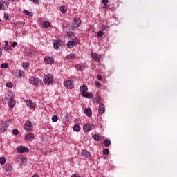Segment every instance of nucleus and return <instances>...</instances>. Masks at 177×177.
<instances>
[{
    "label": "nucleus",
    "mask_w": 177,
    "mask_h": 177,
    "mask_svg": "<svg viewBox=\"0 0 177 177\" xmlns=\"http://www.w3.org/2000/svg\"><path fill=\"white\" fill-rule=\"evenodd\" d=\"M78 44H80V41L78 40V38L75 37L67 43V48H68V49H71L74 48V46H77Z\"/></svg>",
    "instance_id": "obj_1"
},
{
    "label": "nucleus",
    "mask_w": 177,
    "mask_h": 177,
    "mask_svg": "<svg viewBox=\"0 0 177 177\" xmlns=\"http://www.w3.org/2000/svg\"><path fill=\"white\" fill-rule=\"evenodd\" d=\"M29 82L30 84H32V85H41V84H42V80L38 77H32L30 78Z\"/></svg>",
    "instance_id": "obj_2"
},
{
    "label": "nucleus",
    "mask_w": 177,
    "mask_h": 177,
    "mask_svg": "<svg viewBox=\"0 0 177 177\" xmlns=\"http://www.w3.org/2000/svg\"><path fill=\"white\" fill-rule=\"evenodd\" d=\"M80 26H81V19H80V18H75L72 21V28H78Z\"/></svg>",
    "instance_id": "obj_3"
},
{
    "label": "nucleus",
    "mask_w": 177,
    "mask_h": 177,
    "mask_svg": "<svg viewBox=\"0 0 177 177\" xmlns=\"http://www.w3.org/2000/svg\"><path fill=\"white\" fill-rule=\"evenodd\" d=\"M43 81L44 84H52V82H53V75L48 74L44 76Z\"/></svg>",
    "instance_id": "obj_4"
},
{
    "label": "nucleus",
    "mask_w": 177,
    "mask_h": 177,
    "mask_svg": "<svg viewBox=\"0 0 177 177\" xmlns=\"http://www.w3.org/2000/svg\"><path fill=\"white\" fill-rule=\"evenodd\" d=\"M95 129V125L91 123H88L84 125L83 130L84 132H89V131H92V129Z\"/></svg>",
    "instance_id": "obj_5"
},
{
    "label": "nucleus",
    "mask_w": 177,
    "mask_h": 177,
    "mask_svg": "<svg viewBox=\"0 0 177 177\" xmlns=\"http://www.w3.org/2000/svg\"><path fill=\"white\" fill-rule=\"evenodd\" d=\"M17 151L18 153H28V151H30V149L24 147V146H19L17 149Z\"/></svg>",
    "instance_id": "obj_6"
},
{
    "label": "nucleus",
    "mask_w": 177,
    "mask_h": 177,
    "mask_svg": "<svg viewBox=\"0 0 177 177\" xmlns=\"http://www.w3.org/2000/svg\"><path fill=\"white\" fill-rule=\"evenodd\" d=\"M6 99L9 100L8 107L10 110H12V109H13V107H15V104H16V101L13 100V98H12V97H6Z\"/></svg>",
    "instance_id": "obj_7"
},
{
    "label": "nucleus",
    "mask_w": 177,
    "mask_h": 177,
    "mask_svg": "<svg viewBox=\"0 0 177 177\" xmlns=\"http://www.w3.org/2000/svg\"><path fill=\"white\" fill-rule=\"evenodd\" d=\"M64 85L68 89H73L74 88V84L72 80H67L64 82Z\"/></svg>",
    "instance_id": "obj_8"
},
{
    "label": "nucleus",
    "mask_w": 177,
    "mask_h": 177,
    "mask_svg": "<svg viewBox=\"0 0 177 177\" xmlns=\"http://www.w3.org/2000/svg\"><path fill=\"white\" fill-rule=\"evenodd\" d=\"M25 131H32V123H31V122L30 121H26L24 127Z\"/></svg>",
    "instance_id": "obj_9"
},
{
    "label": "nucleus",
    "mask_w": 177,
    "mask_h": 177,
    "mask_svg": "<svg viewBox=\"0 0 177 177\" xmlns=\"http://www.w3.org/2000/svg\"><path fill=\"white\" fill-rule=\"evenodd\" d=\"M44 62L45 63H47V64H54L55 59L52 57L46 56L44 57Z\"/></svg>",
    "instance_id": "obj_10"
},
{
    "label": "nucleus",
    "mask_w": 177,
    "mask_h": 177,
    "mask_svg": "<svg viewBox=\"0 0 177 177\" xmlns=\"http://www.w3.org/2000/svg\"><path fill=\"white\" fill-rule=\"evenodd\" d=\"M5 9V10H8L9 9V3L6 2L3 0H1V3H0V10L1 9Z\"/></svg>",
    "instance_id": "obj_11"
},
{
    "label": "nucleus",
    "mask_w": 177,
    "mask_h": 177,
    "mask_svg": "<svg viewBox=\"0 0 177 177\" xmlns=\"http://www.w3.org/2000/svg\"><path fill=\"white\" fill-rule=\"evenodd\" d=\"M26 106L28 107H30V109H32V110H34L36 107V104L35 103L32 102V101L31 100H27L26 101Z\"/></svg>",
    "instance_id": "obj_12"
},
{
    "label": "nucleus",
    "mask_w": 177,
    "mask_h": 177,
    "mask_svg": "<svg viewBox=\"0 0 177 177\" xmlns=\"http://www.w3.org/2000/svg\"><path fill=\"white\" fill-rule=\"evenodd\" d=\"M8 129V124L5 122H0V132H5Z\"/></svg>",
    "instance_id": "obj_13"
},
{
    "label": "nucleus",
    "mask_w": 177,
    "mask_h": 177,
    "mask_svg": "<svg viewBox=\"0 0 177 177\" xmlns=\"http://www.w3.org/2000/svg\"><path fill=\"white\" fill-rule=\"evenodd\" d=\"M25 138L27 140H29V142H32L34 139L35 138V136L34 134L30 133L28 134H26L25 136Z\"/></svg>",
    "instance_id": "obj_14"
},
{
    "label": "nucleus",
    "mask_w": 177,
    "mask_h": 177,
    "mask_svg": "<svg viewBox=\"0 0 177 177\" xmlns=\"http://www.w3.org/2000/svg\"><path fill=\"white\" fill-rule=\"evenodd\" d=\"M91 57L95 60V62H100V55H98L96 53H91Z\"/></svg>",
    "instance_id": "obj_15"
},
{
    "label": "nucleus",
    "mask_w": 177,
    "mask_h": 177,
    "mask_svg": "<svg viewBox=\"0 0 177 177\" xmlns=\"http://www.w3.org/2000/svg\"><path fill=\"white\" fill-rule=\"evenodd\" d=\"M81 95H84L86 92H88V86L85 84L82 85L80 88Z\"/></svg>",
    "instance_id": "obj_16"
},
{
    "label": "nucleus",
    "mask_w": 177,
    "mask_h": 177,
    "mask_svg": "<svg viewBox=\"0 0 177 177\" xmlns=\"http://www.w3.org/2000/svg\"><path fill=\"white\" fill-rule=\"evenodd\" d=\"M98 111H99V114H100L101 115H102V114H104V111H106V108L104 107V104H101L99 106Z\"/></svg>",
    "instance_id": "obj_17"
},
{
    "label": "nucleus",
    "mask_w": 177,
    "mask_h": 177,
    "mask_svg": "<svg viewBox=\"0 0 177 177\" xmlns=\"http://www.w3.org/2000/svg\"><path fill=\"white\" fill-rule=\"evenodd\" d=\"M82 96H83V97H85L86 99H91V97H92L93 95L91 93L86 91L85 93H84V94H82Z\"/></svg>",
    "instance_id": "obj_18"
},
{
    "label": "nucleus",
    "mask_w": 177,
    "mask_h": 177,
    "mask_svg": "<svg viewBox=\"0 0 177 177\" xmlns=\"http://www.w3.org/2000/svg\"><path fill=\"white\" fill-rule=\"evenodd\" d=\"M53 44L54 49H59V47L60 46L61 44H63V41H55Z\"/></svg>",
    "instance_id": "obj_19"
},
{
    "label": "nucleus",
    "mask_w": 177,
    "mask_h": 177,
    "mask_svg": "<svg viewBox=\"0 0 177 177\" xmlns=\"http://www.w3.org/2000/svg\"><path fill=\"white\" fill-rule=\"evenodd\" d=\"M84 113L87 117H91V115H92V109L87 108L84 110Z\"/></svg>",
    "instance_id": "obj_20"
},
{
    "label": "nucleus",
    "mask_w": 177,
    "mask_h": 177,
    "mask_svg": "<svg viewBox=\"0 0 177 177\" xmlns=\"http://www.w3.org/2000/svg\"><path fill=\"white\" fill-rule=\"evenodd\" d=\"M82 155L86 157V158H89V157H91V153H89L86 150H83L82 151Z\"/></svg>",
    "instance_id": "obj_21"
},
{
    "label": "nucleus",
    "mask_w": 177,
    "mask_h": 177,
    "mask_svg": "<svg viewBox=\"0 0 177 177\" xmlns=\"http://www.w3.org/2000/svg\"><path fill=\"white\" fill-rule=\"evenodd\" d=\"M5 169L6 172H10V171H12V165H10L9 163L6 164Z\"/></svg>",
    "instance_id": "obj_22"
},
{
    "label": "nucleus",
    "mask_w": 177,
    "mask_h": 177,
    "mask_svg": "<svg viewBox=\"0 0 177 177\" xmlns=\"http://www.w3.org/2000/svg\"><path fill=\"white\" fill-rule=\"evenodd\" d=\"M66 38H68V39H73L74 38V33L73 32H68L66 33Z\"/></svg>",
    "instance_id": "obj_23"
},
{
    "label": "nucleus",
    "mask_w": 177,
    "mask_h": 177,
    "mask_svg": "<svg viewBox=\"0 0 177 177\" xmlns=\"http://www.w3.org/2000/svg\"><path fill=\"white\" fill-rule=\"evenodd\" d=\"M67 60H73V59H75V54L71 53L68 56H66Z\"/></svg>",
    "instance_id": "obj_24"
},
{
    "label": "nucleus",
    "mask_w": 177,
    "mask_h": 177,
    "mask_svg": "<svg viewBox=\"0 0 177 177\" xmlns=\"http://www.w3.org/2000/svg\"><path fill=\"white\" fill-rule=\"evenodd\" d=\"M15 75L16 78H21L23 77V72L17 71Z\"/></svg>",
    "instance_id": "obj_25"
},
{
    "label": "nucleus",
    "mask_w": 177,
    "mask_h": 177,
    "mask_svg": "<svg viewBox=\"0 0 177 177\" xmlns=\"http://www.w3.org/2000/svg\"><path fill=\"white\" fill-rule=\"evenodd\" d=\"M93 140L97 142H100V140H102V136H99V134H95L93 136Z\"/></svg>",
    "instance_id": "obj_26"
},
{
    "label": "nucleus",
    "mask_w": 177,
    "mask_h": 177,
    "mask_svg": "<svg viewBox=\"0 0 177 177\" xmlns=\"http://www.w3.org/2000/svg\"><path fill=\"white\" fill-rule=\"evenodd\" d=\"M28 55L30 56V57H34L35 55V51L34 50H29L28 51Z\"/></svg>",
    "instance_id": "obj_27"
},
{
    "label": "nucleus",
    "mask_w": 177,
    "mask_h": 177,
    "mask_svg": "<svg viewBox=\"0 0 177 177\" xmlns=\"http://www.w3.org/2000/svg\"><path fill=\"white\" fill-rule=\"evenodd\" d=\"M111 145V141H110V140L106 139L104 141V146H105V147H109Z\"/></svg>",
    "instance_id": "obj_28"
},
{
    "label": "nucleus",
    "mask_w": 177,
    "mask_h": 177,
    "mask_svg": "<svg viewBox=\"0 0 177 177\" xmlns=\"http://www.w3.org/2000/svg\"><path fill=\"white\" fill-rule=\"evenodd\" d=\"M24 15H26V16H30V17H32L34 16V14L32 12H30V11L27 10H24Z\"/></svg>",
    "instance_id": "obj_29"
},
{
    "label": "nucleus",
    "mask_w": 177,
    "mask_h": 177,
    "mask_svg": "<svg viewBox=\"0 0 177 177\" xmlns=\"http://www.w3.org/2000/svg\"><path fill=\"white\" fill-rule=\"evenodd\" d=\"M101 29L102 31H109L110 30V27H109L107 25H102L101 26Z\"/></svg>",
    "instance_id": "obj_30"
},
{
    "label": "nucleus",
    "mask_w": 177,
    "mask_h": 177,
    "mask_svg": "<svg viewBox=\"0 0 177 177\" xmlns=\"http://www.w3.org/2000/svg\"><path fill=\"white\" fill-rule=\"evenodd\" d=\"M80 130H81V127H80V125H78V124L74 125L73 131H75V132H80Z\"/></svg>",
    "instance_id": "obj_31"
},
{
    "label": "nucleus",
    "mask_w": 177,
    "mask_h": 177,
    "mask_svg": "<svg viewBox=\"0 0 177 177\" xmlns=\"http://www.w3.org/2000/svg\"><path fill=\"white\" fill-rule=\"evenodd\" d=\"M60 10L62 13H67V8L64 6H61Z\"/></svg>",
    "instance_id": "obj_32"
},
{
    "label": "nucleus",
    "mask_w": 177,
    "mask_h": 177,
    "mask_svg": "<svg viewBox=\"0 0 177 177\" xmlns=\"http://www.w3.org/2000/svg\"><path fill=\"white\" fill-rule=\"evenodd\" d=\"M43 26L45 28H48L50 26V23L49 21H44Z\"/></svg>",
    "instance_id": "obj_33"
},
{
    "label": "nucleus",
    "mask_w": 177,
    "mask_h": 177,
    "mask_svg": "<svg viewBox=\"0 0 177 177\" xmlns=\"http://www.w3.org/2000/svg\"><path fill=\"white\" fill-rule=\"evenodd\" d=\"M5 162H6V158H5L4 157L0 158L1 165H3V164H5Z\"/></svg>",
    "instance_id": "obj_34"
},
{
    "label": "nucleus",
    "mask_w": 177,
    "mask_h": 177,
    "mask_svg": "<svg viewBox=\"0 0 177 177\" xmlns=\"http://www.w3.org/2000/svg\"><path fill=\"white\" fill-rule=\"evenodd\" d=\"M58 120H59V118H57V115H53L52 117L53 122H57Z\"/></svg>",
    "instance_id": "obj_35"
},
{
    "label": "nucleus",
    "mask_w": 177,
    "mask_h": 177,
    "mask_svg": "<svg viewBox=\"0 0 177 177\" xmlns=\"http://www.w3.org/2000/svg\"><path fill=\"white\" fill-rule=\"evenodd\" d=\"M4 50H12V46L8 45L5 46L3 48Z\"/></svg>",
    "instance_id": "obj_36"
},
{
    "label": "nucleus",
    "mask_w": 177,
    "mask_h": 177,
    "mask_svg": "<svg viewBox=\"0 0 177 177\" xmlns=\"http://www.w3.org/2000/svg\"><path fill=\"white\" fill-rule=\"evenodd\" d=\"M8 67H9V64H1V68H8Z\"/></svg>",
    "instance_id": "obj_37"
},
{
    "label": "nucleus",
    "mask_w": 177,
    "mask_h": 177,
    "mask_svg": "<svg viewBox=\"0 0 177 177\" xmlns=\"http://www.w3.org/2000/svg\"><path fill=\"white\" fill-rule=\"evenodd\" d=\"M102 97H100V96H97L95 99L94 101L95 103H99V102H100Z\"/></svg>",
    "instance_id": "obj_38"
},
{
    "label": "nucleus",
    "mask_w": 177,
    "mask_h": 177,
    "mask_svg": "<svg viewBox=\"0 0 177 177\" xmlns=\"http://www.w3.org/2000/svg\"><path fill=\"white\" fill-rule=\"evenodd\" d=\"M109 153H110V151H109V149H103V154H104L105 156H108Z\"/></svg>",
    "instance_id": "obj_39"
},
{
    "label": "nucleus",
    "mask_w": 177,
    "mask_h": 177,
    "mask_svg": "<svg viewBox=\"0 0 177 177\" xmlns=\"http://www.w3.org/2000/svg\"><path fill=\"white\" fill-rule=\"evenodd\" d=\"M22 67H23V68H24L25 70L27 69V68H28V64H27V63H24V64H22Z\"/></svg>",
    "instance_id": "obj_40"
},
{
    "label": "nucleus",
    "mask_w": 177,
    "mask_h": 177,
    "mask_svg": "<svg viewBox=\"0 0 177 177\" xmlns=\"http://www.w3.org/2000/svg\"><path fill=\"white\" fill-rule=\"evenodd\" d=\"M95 86H97L98 88H102V84H100V82L95 81Z\"/></svg>",
    "instance_id": "obj_41"
},
{
    "label": "nucleus",
    "mask_w": 177,
    "mask_h": 177,
    "mask_svg": "<svg viewBox=\"0 0 177 177\" xmlns=\"http://www.w3.org/2000/svg\"><path fill=\"white\" fill-rule=\"evenodd\" d=\"M6 86L8 88H12L13 87V84L12 82H8L6 84Z\"/></svg>",
    "instance_id": "obj_42"
},
{
    "label": "nucleus",
    "mask_w": 177,
    "mask_h": 177,
    "mask_svg": "<svg viewBox=\"0 0 177 177\" xmlns=\"http://www.w3.org/2000/svg\"><path fill=\"white\" fill-rule=\"evenodd\" d=\"M103 31H102V30H100L98 32H97V36L98 37H103Z\"/></svg>",
    "instance_id": "obj_43"
},
{
    "label": "nucleus",
    "mask_w": 177,
    "mask_h": 177,
    "mask_svg": "<svg viewBox=\"0 0 177 177\" xmlns=\"http://www.w3.org/2000/svg\"><path fill=\"white\" fill-rule=\"evenodd\" d=\"M12 133H13L14 135H19V130H17V129H14V130L12 131Z\"/></svg>",
    "instance_id": "obj_44"
},
{
    "label": "nucleus",
    "mask_w": 177,
    "mask_h": 177,
    "mask_svg": "<svg viewBox=\"0 0 177 177\" xmlns=\"http://www.w3.org/2000/svg\"><path fill=\"white\" fill-rule=\"evenodd\" d=\"M102 3L103 5H106V4H108L109 3V0H102Z\"/></svg>",
    "instance_id": "obj_45"
},
{
    "label": "nucleus",
    "mask_w": 177,
    "mask_h": 177,
    "mask_svg": "<svg viewBox=\"0 0 177 177\" xmlns=\"http://www.w3.org/2000/svg\"><path fill=\"white\" fill-rule=\"evenodd\" d=\"M4 19H5V20H9V15L8 14H5Z\"/></svg>",
    "instance_id": "obj_46"
},
{
    "label": "nucleus",
    "mask_w": 177,
    "mask_h": 177,
    "mask_svg": "<svg viewBox=\"0 0 177 177\" xmlns=\"http://www.w3.org/2000/svg\"><path fill=\"white\" fill-rule=\"evenodd\" d=\"M33 3H39V0H30Z\"/></svg>",
    "instance_id": "obj_47"
},
{
    "label": "nucleus",
    "mask_w": 177,
    "mask_h": 177,
    "mask_svg": "<svg viewBox=\"0 0 177 177\" xmlns=\"http://www.w3.org/2000/svg\"><path fill=\"white\" fill-rule=\"evenodd\" d=\"M12 48H15V47L17 46V42H13L12 44Z\"/></svg>",
    "instance_id": "obj_48"
},
{
    "label": "nucleus",
    "mask_w": 177,
    "mask_h": 177,
    "mask_svg": "<svg viewBox=\"0 0 177 177\" xmlns=\"http://www.w3.org/2000/svg\"><path fill=\"white\" fill-rule=\"evenodd\" d=\"M109 8V4H104L103 9H107Z\"/></svg>",
    "instance_id": "obj_49"
},
{
    "label": "nucleus",
    "mask_w": 177,
    "mask_h": 177,
    "mask_svg": "<svg viewBox=\"0 0 177 177\" xmlns=\"http://www.w3.org/2000/svg\"><path fill=\"white\" fill-rule=\"evenodd\" d=\"M102 75H97V80H99V81H102Z\"/></svg>",
    "instance_id": "obj_50"
},
{
    "label": "nucleus",
    "mask_w": 177,
    "mask_h": 177,
    "mask_svg": "<svg viewBox=\"0 0 177 177\" xmlns=\"http://www.w3.org/2000/svg\"><path fill=\"white\" fill-rule=\"evenodd\" d=\"M71 177H80V176H78V174H73Z\"/></svg>",
    "instance_id": "obj_51"
},
{
    "label": "nucleus",
    "mask_w": 177,
    "mask_h": 177,
    "mask_svg": "<svg viewBox=\"0 0 177 177\" xmlns=\"http://www.w3.org/2000/svg\"><path fill=\"white\" fill-rule=\"evenodd\" d=\"M15 26H20V22L15 23Z\"/></svg>",
    "instance_id": "obj_52"
},
{
    "label": "nucleus",
    "mask_w": 177,
    "mask_h": 177,
    "mask_svg": "<svg viewBox=\"0 0 177 177\" xmlns=\"http://www.w3.org/2000/svg\"><path fill=\"white\" fill-rule=\"evenodd\" d=\"M2 56V48H0V57Z\"/></svg>",
    "instance_id": "obj_53"
},
{
    "label": "nucleus",
    "mask_w": 177,
    "mask_h": 177,
    "mask_svg": "<svg viewBox=\"0 0 177 177\" xmlns=\"http://www.w3.org/2000/svg\"><path fill=\"white\" fill-rule=\"evenodd\" d=\"M5 44H6V46H7L8 45H9V42H8V41H6Z\"/></svg>",
    "instance_id": "obj_54"
},
{
    "label": "nucleus",
    "mask_w": 177,
    "mask_h": 177,
    "mask_svg": "<svg viewBox=\"0 0 177 177\" xmlns=\"http://www.w3.org/2000/svg\"><path fill=\"white\" fill-rule=\"evenodd\" d=\"M79 68H78V70H80V71H82V68H81V67H80V66H78Z\"/></svg>",
    "instance_id": "obj_55"
},
{
    "label": "nucleus",
    "mask_w": 177,
    "mask_h": 177,
    "mask_svg": "<svg viewBox=\"0 0 177 177\" xmlns=\"http://www.w3.org/2000/svg\"><path fill=\"white\" fill-rule=\"evenodd\" d=\"M7 1H10L11 2H15L16 0H7Z\"/></svg>",
    "instance_id": "obj_56"
},
{
    "label": "nucleus",
    "mask_w": 177,
    "mask_h": 177,
    "mask_svg": "<svg viewBox=\"0 0 177 177\" xmlns=\"http://www.w3.org/2000/svg\"><path fill=\"white\" fill-rule=\"evenodd\" d=\"M3 6H5V3H3Z\"/></svg>",
    "instance_id": "obj_57"
},
{
    "label": "nucleus",
    "mask_w": 177,
    "mask_h": 177,
    "mask_svg": "<svg viewBox=\"0 0 177 177\" xmlns=\"http://www.w3.org/2000/svg\"><path fill=\"white\" fill-rule=\"evenodd\" d=\"M0 23H1V19H0Z\"/></svg>",
    "instance_id": "obj_58"
}]
</instances>
